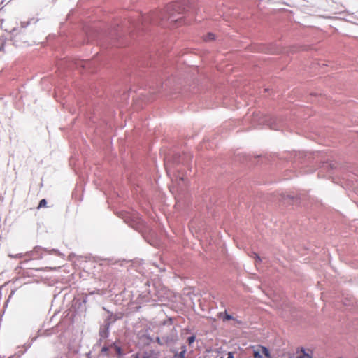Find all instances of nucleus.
I'll return each instance as SVG.
<instances>
[{
  "label": "nucleus",
  "mask_w": 358,
  "mask_h": 358,
  "mask_svg": "<svg viewBox=\"0 0 358 358\" xmlns=\"http://www.w3.org/2000/svg\"><path fill=\"white\" fill-rule=\"evenodd\" d=\"M248 355H251L253 358H271L269 350L264 346L257 345L250 346L246 348Z\"/></svg>",
  "instance_id": "obj_1"
},
{
  "label": "nucleus",
  "mask_w": 358,
  "mask_h": 358,
  "mask_svg": "<svg viewBox=\"0 0 358 358\" xmlns=\"http://www.w3.org/2000/svg\"><path fill=\"white\" fill-rule=\"evenodd\" d=\"M295 358H313V352L308 348H298L295 353Z\"/></svg>",
  "instance_id": "obj_2"
},
{
  "label": "nucleus",
  "mask_w": 358,
  "mask_h": 358,
  "mask_svg": "<svg viewBox=\"0 0 358 358\" xmlns=\"http://www.w3.org/2000/svg\"><path fill=\"white\" fill-rule=\"evenodd\" d=\"M181 352L175 353L173 358H185L187 352L186 347L182 345L181 347Z\"/></svg>",
  "instance_id": "obj_3"
},
{
  "label": "nucleus",
  "mask_w": 358,
  "mask_h": 358,
  "mask_svg": "<svg viewBox=\"0 0 358 358\" xmlns=\"http://www.w3.org/2000/svg\"><path fill=\"white\" fill-rule=\"evenodd\" d=\"M214 38H215V36L212 33H208L206 36H204V40L206 41H213V40H214Z\"/></svg>",
  "instance_id": "obj_4"
},
{
  "label": "nucleus",
  "mask_w": 358,
  "mask_h": 358,
  "mask_svg": "<svg viewBox=\"0 0 358 358\" xmlns=\"http://www.w3.org/2000/svg\"><path fill=\"white\" fill-rule=\"evenodd\" d=\"M271 120H272V118L270 117L269 120H268L266 119V120H264V122H266L269 125L271 129H277V127H275V125L273 124V123L271 122Z\"/></svg>",
  "instance_id": "obj_5"
},
{
  "label": "nucleus",
  "mask_w": 358,
  "mask_h": 358,
  "mask_svg": "<svg viewBox=\"0 0 358 358\" xmlns=\"http://www.w3.org/2000/svg\"><path fill=\"white\" fill-rule=\"evenodd\" d=\"M46 205H47V201L45 199H41L39 202V204L38 206V209L39 208H45L46 207Z\"/></svg>",
  "instance_id": "obj_6"
},
{
  "label": "nucleus",
  "mask_w": 358,
  "mask_h": 358,
  "mask_svg": "<svg viewBox=\"0 0 358 358\" xmlns=\"http://www.w3.org/2000/svg\"><path fill=\"white\" fill-rule=\"evenodd\" d=\"M113 347L115 348V350L116 353L117 355H121L122 353L121 348L120 346H118V345H115V344H113Z\"/></svg>",
  "instance_id": "obj_7"
},
{
  "label": "nucleus",
  "mask_w": 358,
  "mask_h": 358,
  "mask_svg": "<svg viewBox=\"0 0 358 358\" xmlns=\"http://www.w3.org/2000/svg\"><path fill=\"white\" fill-rule=\"evenodd\" d=\"M251 257L255 259L256 262H261L262 261L260 257L255 252H253Z\"/></svg>",
  "instance_id": "obj_8"
},
{
  "label": "nucleus",
  "mask_w": 358,
  "mask_h": 358,
  "mask_svg": "<svg viewBox=\"0 0 358 358\" xmlns=\"http://www.w3.org/2000/svg\"><path fill=\"white\" fill-rule=\"evenodd\" d=\"M29 257H30L31 259H37L38 257H36V251H31L29 253L27 254Z\"/></svg>",
  "instance_id": "obj_9"
},
{
  "label": "nucleus",
  "mask_w": 358,
  "mask_h": 358,
  "mask_svg": "<svg viewBox=\"0 0 358 358\" xmlns=\"http://www.w3.org/2000/svg\"><path fill=\"white\" fill-rule=\"evenodd\" d=\"M196 337L194 336H189L187 338V343L189 345H192L195 341Z\"/></svg>",
  "instance_id": "obj_10"
},
{
  "label": "nucleus",
  "mask_w": 358,
  "mask_h": 358,
  "mask_svg": "<svg viewBox=\"0 0 358 358\" xmlns=\"http://www.w3.org/2000/svg\"><path fill=\"white\" fill-rule=\"evenodd\" d=\"M232 319V316L227 314V313H225V316H224V320H230Z\"/></svg>",
  "instance_id": "obj_11"
},
{
  "label": "nucleus",
  "mask_w": 358,
  "mask_h": 358,
  "mask_svg": "<svg viewBox=\"0 0 358 358\" xmlns=\"http://www.w3.org/2000/svg\"><path fill=\"white\" fill-rule=\"evenodd\" d=\"M143 358H157V357L153 355H144Z\"/></svg>",
  "instance_id": "obj_12"
},
{
  "label": "nucleus",
  "mask_w": 358,
  "mask_h": 358,
  "mask_svg": "<svg viewBox=\"0 0 358 358\" xmlns=\"http://www.w3.org/2000/svg\"><path fill=\"white\" fill-rule=\"evenodd\" d=\"M227 358H234V355L232 352L228 353V357Z\"/></svg>",
  "instance_id": "obj_13"
},
{
  "label": "nucleus",
  "mask_w": 358,
  "mask_h": 358,
  "mask_svg": "<svg viewBox=\"0 0 358 358\" xmlns=\"http://www.w3.org/2000/svg\"><path fill=\"white\" fill-rule=\"evenodd\" d=\"M131 358H138L137 355H132Z\"/></svg>",
  "instance_id": "obj_14"
},
{
  "label": "nucleus",
  "mask_w": 358,
  "mask_h": 358,
  "mask_svg": "<svg viewBox=\"0 0 358 358\" xmlns=\"http://www.w3.org/2000/svg\"><path fill=\"white\" fill-rule=\"evenodd\" d=\"M106 350H108L107 348H106V347L103 348L102 351H106Z\"/></svg>",
  "instance_id": "obj_15"
},
{
  "label": "nucleus",
  "mask_w": 358,
  "mask_h": 358,
  "mask_svg": "<svg viewBox=\"0 0 358 358\" xmlns=\"http://www.w3.org/2000/svg\"><path fill=\"white\" fill-rule=\"evenodd\" d=\"M3 46L2 45L0 47V51H3Z\"/></svg>",
  "instance_id": "obj_16"
},
{
  "label": "nucleus",
  "mask_w": 358,
  "mask_h": 358,
  "mask_svg": "<svg viewBox=\"0 0 358 358\" xmlns=\"http://www.w3.org/2000/svg\"><path fill=\"white\" fill-rule=\"evenodd\" d=\"M221 358H223V357H221Z\"/></svg>",
  "instance_id": "obj_17"
}]
</instances>
